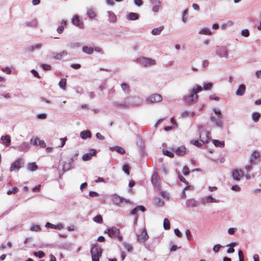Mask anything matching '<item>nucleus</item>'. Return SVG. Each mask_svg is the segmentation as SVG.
Returning a JSON list of instances; mask_svg holds the SVG:
<instances>
[{
    "label": "nucleus",
    "instance_id": "nucleus-33",
    "mask_svg": "<svg viewBox=\"0 0 261 261\" xmlns=\"http://www.w3.org/2000/svg\"><path fill=\"white\" fill-rule=\"evenodd\" d=\"M186 152V148L184 146H180L175 150V153L178 155H183Z\"/></svg>",
    "mask_w": 261,
    "mask_h": 261
},
{
    "label": "nucleus",
    "instance_id": "nucleus-55",
    "mask_svg": "<svg viewBox=\"0 0 261 261\" xmlns=\"http://www.w3.org/2000/svg\"><path fill=\"white\" fill-rule=\"evenodd\" d=\"M189 172H190V170H189V168L187 166H185L182 169V173L185 175H187L189 174Z\"/></svg>",
    "mask_w": 261,
    "mask_h": 261
},
{
    "label": "nucleus",
    "instance_id": "nucleus-34",
    "mask_svg": "<svg viewBox=\"0 0 261 261\" xmlns=\"http://www.w3.org/2000/svg\"><path fill=\"white\" fill-rule=\"evenodd\" d=\"M212 141L214 145L217 147L223 148L224 146V142L220 141L218 140H212Z\"/></svg>",
    "mask_w": 261,
    "mask_h": 261
},
{
    "label": "nucleus",
    "instance_id": "nucleus-17",
    "mask_svg": "<svg viewBox=\"0 0 261 261\" xmlns=\"http://www.w3.org/2000/svg\"><path fill=\"white\" fill-rule=\"evenodd\" d=\"M71 22L72 24L81 29H83L84 28L83 23L80 21L79 17L77 15H75L73 17Z\"/></svg>",
    "mask_w": 261,
    "mask_h": 261
},
{
    "label": "nucleus",
    "instance_id": "nucleus-32",
    "mask_svg": "<svg viewBox=\"0 0 261 261\" xmlns=\"http://www.w3.org/2000/svg\"><path fill=\"white\" fill-rule=\"evenodd\" d=\"M119 229L114 227L111 228L110 233H109V236L110 237H114L115 236L119 234Z\"/></svg>",
    "mask_w": 261,
    "mask_h": 261
},
{
    "label": "nucleus",
    "instance_id": "nucleus-10",
    "mask_svg": "<svg viewBox=\"0 0 261 261\" xmlns=\"http://www.w3.org/2000/svg\"><path fill=\"white\" fill-rule=\"evenodd\" d=\"M137 239L141 242H145L148 239V236L146 229L144 228L142 231L137 234Z\"/></svg>",
    "mask_w": 261,
    "mask_h": 261
},
{
    "label": "nucleus",
    "instance_id": "nucleus-43",
    "mask_svg": "<svg viewBox=\"0 0 261 261\" xmlns=\"http://www.w3.org/2000/svg\"><path fill=\"white\" fill-rule=\"evenodd\" d=\"M93 221L98 223H101L102 222V218L101 215H98L93 218Z\"/></svg>",
    "mask_w": 261,
    "mask_h": 261
},
{
    "label": "nucleus",
    "instance_id": "nucleus-58",
    "mask_svg": "<svg viewBox=\"0 0 261 261\" xmlns=\"http://www.w3.org/2000/svg\"><path fill=\"white\" fill-rule=\"evenodd\" d=\"M155 204L158 206H161L164 205V202L160 198H158L155 199Z\"/></svg>",
    "mask_w": 261,
    "mask_h": 261
},
{
    "label": "nucleus",
    "instance_id": "nucleus-2",
    "mask_svg": "<svg viewBox=\"0 0 261 261\" xmlns=\"http://www.w3.org/2000/svg\"><path fill=\"white\" fill-rule=\"evenodd\" d=\"M202 90L200 86L196 85L193 87L190 90L189 94L186 95L182 97V100L187 106L193 105L198 98L197 93Z\"/></svg>",
    "mask_w": 261,
    "mask_h": 261
},
{
    "label": "nucleus",
    "instance_id": "nucleus-5",
    "mask_svg": "<svg viewBox=\"0 0 261 261\" xmlns=\"http://www.w3.org/2000/svg\"><path fill=\"white\" fill-rule=\"evenodd\" d=\"M137 62L138 64L144 67L151 66L156 64V62L154 60L144 57L138 58L137 59Z\"/></svg>",
    "mask_w": 261,
    "mask_h": 261
},
{
    "label": "nucleus",
    "instance_id": "nucleus-62",
    "mask_svg": "<svg viewBox=\"0 0 261 261\" xmlns=\"http://www.w3.org/2000/svg\"><path fill=\"white\" fill-rule=\"evenodd\" d=\"M67 139L66 137L63 138H60V141L61 142V145H60L59 147H63L65 145L66 141H67Z\"/></svg>",
    "mask_w": 261,
    "mask_h": 261
},
{
    "label": "nucleus",
    "instance_id": "nucleus-64",
    "mask_svg": "<svg viewBox=\"0 0 261 261\" xmlns=\"http://www.w3.org/2000/svg\"><path fill=\"white\" fill-rule=\"evenodd\" d=\"M31 72L34 75V76L35 77H37L38 79L40 78V76L39 73H38V72L36 70L32 69Z\"/></svg>",
    "mask_w": 261,
    "mask_h": 261
},
{
    "label": "nucleus",
    "instance_id": "nucleus-11",
    "mask_svg": "<svg viewBox=\"0 0 261 261\" xmlns=\"http://www.w3.org/2000/svg\"><path fill=\"white\" fill-rule=\"evenodd\" d=\"M231 175L234 180L238 181L244 176V173L241 170L234 169L232 171Z\"/></svg>",
    "mask_w": 261,
    "mask_h": 261
},
{
    "label": "nucleus",
    "instance_id": "nucleus-1",
    "mask_svg": "<svg viewBox=\"0 0 261 261\" xmlns=\"http://www.w3.org/2000/svg\"><path fill=\"white\" fill-rule=\"evenodd\" d=\"M142 103V98L139 96H128L123 102L115 101L113 105L116 107L128 108L130 107H137Z\"/></svg>",
    "mask_w": 261,
    "mask_h": 261
},
{
    "label": "nucleus",
    "instance_id": "nucleus-56",
    "mask_svg": "<svg viewBox=\"0 0 261 261\" xmlns=\"http://www.w3.org/2000/svg\"><path fill=\"white\" fill-rule=\"evenodd\" d=\"M2 70L4 72L7 73L8 74H10L12 72L11 69L8 67L2 68Z\"/></svg>",
    "mask_w": 261,
    "mask_h": 261
},
{
    "label": "nucleus",
    "instance_id": "nucleus-30",
    "mask_svg": "<svg viewBox=\"0 0 261 261\" xmlns=\"http://www.w3.org/2000/svg\"><path fill=\"white\" fill-rule=\"evenodd\" d=\"M82 51L86 54L92 55L94 52V48L92 47L84 46L82 47Z\"/></svg>",
    "mask_w": 261,
    "mask_h": 261
},
{
    "label": "nucleus",
    "instance_id": "nucleus-46",
    "mask_svg": "<svg viewBox=\"0 0 261 261\" xmlns=\"http://www.w3.org/2000/svg\"><path fill=\"white\" fill-rule=\"evenodd\" d=\"M34 255L38 257L39 258H43L45 256V253L42 251H39L38 252H34Z\"/></svg>",
    "mask_w": 261,
    "mask_h": 261
},
{
    "label": "nucleus",
    "instance_id": "nucleus-38",
    "mask_svg": "<svg viewBox=\"0 0 261 261\" xmlns=\"http://www.w3.org/2000/svg\"><path fill=\"white\" fill-rule=\"evenodd\" d=\"M260 117V114L258 112H254L252 114V119L254 122H257Z\"/></svg>",
    "mask_w": 261,
    "mask_h": 261
},
{
    "label": "nucleus",
    "instance_id": "nucleus-41",
    "mask_svg": "<svg viewBox=\"0 0 261 261\" xmlns=\"http://www.w3.org/2000/svg\"><path fill=\"white\" fill-rule=\"evenodd\" d=\"M163 227L166 230L169 229L170 228V222L167 218H165L164 220Z\"/></svg>",
    "mask_w": 261,
    "mask_h": 261
},
{
    "label": "nucleus",
    "instance_id": "nucleus-53",
    "mask_svg": "<svg viewBox=\"0 0 261 261\" xmlns=\"http://www.w3.org/2000/svg\"><path fill=\"white\" fill-rule=\"evenodd\" d=\"M40 227L38 225H33L31 226L30 230L34 231H38L40 230Z\"/></svg>",
    "mask_w": 261,
    "mask_h": 261
},
{
    "label": "nucleus",
    "instance_id": "nucleus-35",
    "mask_svg": "<svg viewBox=\"0 0 261 261\" xmlns=\"http://www.w3.org/2000/svg\"><path fill=\"white\" fill-rule=\"evenodd\" d=\"M163 29L164 26H161L159 28H154L152 30L151 33L153 35H160L162 31L163 30Z\"/></svg>",
    "mask_w": 261,
    "mask_h": 261
},
{
    "label": "nucleus",
    "instance_id": "nucleus-31",
    "mask_svg": "<svg viewBox=\"0 0 261 261\" xmlns=\"http://www.w3.org/2000/svg\"><path fill=\"white\" fill-rule=\"evenodd\" d=\"M27 169L30 171H35L38 169V166L35 162L29 163L27 165Z\"/></svg>",
    "mask_w": 261,
    "mask_h": 261
},
{
    "label": "nucleus",
    "instance_id": "nucleus-23",
    "mask_svg": "<svg viewBox=\"0 0 261 261\" xmlns=\"http://www.w3.org/2000/svg\"><path fill=\"white\" fill-rule=\"evenodd\" d=\"M246 91V86L244 84H241L239 86L238 89L236 92V94L238 96H242L244 94Z\"/></svg>",
    "mask_w": 261,
    "mask_h": 261
},
{
    "label": "nucleus",
    "instance_id": "nucleus-28",
    "mask_svg": "<svg viewBox=\"0 0 261 261\" xmlns=\"http://www.w3.org/2000/svg\"><path fill=\"white\" fill-rule=\"evenodd\" d=\"M38 24L37 20L36 19H33L29 21L25 22L23 25L26 27H36Z\"/></svg>",
    "mask_w": 261,
    "mask_h": 261
},
{
    "label": "nucleus",
    "instance_id": "nucleus-52",
    "mask_svg": "<svg viewBox=\"0 0 261 261\" xmlns=\"http://www.w3.org/2000/svg\"><path fill=\"white\" fill-rule=\"evenodd\" d=\"M241 35L244 37H248L250 35V33L248 30L244 29L241 31Z\"/></svg>",
    "mask_w": 261,
    "mask_h": 261
},
{
    "label": "nucleus",
    "instance_id": "nucleus-42",
    "mask_svg": "<svg viewBox=\"0 0 261 261\" xmlns=\"http://www.w3.org/2000/svg\"><path fill=\"white\" fill-rule=\"evenodd\" d=\"M69 46L71 48L75 49L80 46V43L77 42H72L69 44Z\"/></svg>",
    "mask_w": 261,
    "mask_h": 261
},
{
    "label": "nucleus",
    "instance_id": "nucleus-49",
    "mask_svg": "<svg viewBox=\"0 0 261 261\" xmlns=\"http://www.w3.org/2000/svg\"><path fill=\"white\" fill-rule=\"evenodd\" d=\"M193 188V187H191V186H186V187H185L182 190V194H181L182 198H184L186 197V193H185L186 190H187L188 189L192 190Z\"/></svg>",
    "mask_w": 261,
    "mask_h": 261
},
{
    "label": "nucleus",
    "instance_id": "nucleus-45",
    "mask_svg": "<svg viewBox=\"0 0 261 261\" xmlns=\"http://www.w3.org/2000/svg\"><path fill=\"white\" fill-rule=\"evenodd\" d=\"M39 138L38 137H32L30 140L31 144L36 146L38 144Z\"/></svg>",
    "mask_w": 261,
    "mask_h": 261
},
{
    "label": "nucleus",
    "instance_id": "nucleus-50",
    "mask_svg": "<svg viewBox=\"0 0 261 261\" xmlns=\"http://www.w3.org/2000/svg\"><path fill=\"white\" fill-rule=\"evenodd\" d=\"M222 247L220 244H217L213 247V250L215 253H218Z\"/></svg>",
    "mask_w": 261,
    "mask_h": 261
},
{
    "label": "nucleus",
    "instance_id": "nucleus-48",
    "mask_svg": "<svg viewBox=\"0 0 261 261\" xmlns=\"http://www.w3.org/2000/svg\"><path fill=\"white\" fill-rule=\"evenodd\" d=\"M123 245L127 251L131 252L133 250V247L131 245L124 242Z\"/></svg>",
    "mask_w": 261,
    "mask_h": 261
},
{
    "label": "nucleus",
    "instance_id": "nucleus-47",
    "mask_svg": "<svg viewBox=\"0 0 261 261\" xmlns=\"http://www.w3.org/2000/svg\"><path fill=\"white\" fill-rule=\"evenodd\" d=\"M188 9H186L182 12V21L184 23H185L187 20L188 18L186 16V15L188 14Z\"/></svg>",
    "mask_w": 261,
    "mask_h": 261
},
{
    "label": "nucleus",
    "instance_id": "nucleus-22",
    "mask_svg": "<svg viewBox=\"0 0 261 261\" xmlns=\"http://www.w3.org/2000/svg\"><path fill=\"white\" fill-rule=\"evenodd\" d=\"M67 55V52L65 50H63L61 53H53V57L55 60H61L62 58L66 57Z\"/></svg>",
    "mask_w": 261,
    "mask_h": 261
},
{
    "label": "nucleus",
    "instance_id": "nucleus-8",
    "mask_svg": "<svg viewBox=\"0 0 261 261\" xmlns=\"http://www.w3.org/2000/svg\"><path fill=\"white\" fill-rule=\"evenodd\" d=\"M200 141L202 143H207L211 140V133L207 131H201L199 134Z\"/></svg>",
    "mask_w": 261,
    "mask_h": 261
},
{
    "label": "nucleus",
    "instance_id": "nucleus-57",
    "mask_svg": "<svg viewBox=\"0 0 261 261\" xmlns=\"http://www.w3.org/2000/svg\"><path fill=\"white\" fill-rule=\"evenodd\" d=\"M122 169H123V171L125 173H126L127 175H128L129 174V167L128 165H123V167H122Z\"/></svg>",
    "mask_w": 261,
    "mask_h": 261
},
{
    "label": "nucleus",
    "instance_id": "nucleus-7",
    "mask_svg": "<svg viewBox=\"0 0 261 261\" xmlns=\"http://www.w3.org/2000/svg\"><path fill=\"white\" fill-rule=\"evenodd\" d=\"M162 100L163 97L161 95L158 93H154L149 96L146 100L148 103H154L161 102Z\"/></svg>",
    "mask_w": 261,
    "mask_h": 261
},
{
    "label": "nucleus",
    "instance_id": "nucleus-36",
    "mask_svg": "<svg viewBox=\"0 0 261 261\" xmlns=\"http://www.w3.org/2000/svg\"><path fill=\"white\" fill-rule=\"evenodd\" d=\"M121 87L123 91L125 94H128L130 92L129 86L125 83H122L121 84Z\"/></svg>",
    "mask_w": 261,
    "mask_h": 261
},
{
    "label": "nucleus",
    "instance_id": "nucleus-63",
    "mask_svg": "<svg viewBox=\"0 0 261 261\" xmlns=\"http://www.w3.org/2000/svg\"><path fill=\"white\" fill-rule=\"evenodd\" d=\"M231 189L232 191H236V192H239L241 190L240 187L238 185H234L232 186L231 188Z\"/></svg>",
    "mask_w": 261,
    "mask_h": 261
},
{
    "label": "nucleus",
    "instance_id": "nucleus-61",
    "mask_svg": "<svg viewBox=\"0 0 261 261\" xmlns=\"http://www.w3.org/2000/svg\"><path fill=\"white\" fill-rule=\"evenodd\" d=\"M150 3L152 6L156 5L158 4H161L160 0H149Z\"/></svg>",
    "mask_w": 261,
    "mask_h": 261
},
{
    "label": "nucleus",
    "instance_id": "nucleus-60",
    "mask_svg": "<svg viewBox=\"0 0 261 261\" xmlns=\"http://www.w3.org/2000/svg\"><path fill=\"white\" fill-rule=\"evenodd\" d=\"M42 68L45 70H49L51 69V66L49 65L43 64L41 65Z\"/></svg>",
    "mask_w": 261,
    "mask_h": 261
},
{
    "label": "nucleus",
    "instance_id": "nucleus-19",
    "mask_svg": "<svg viewBox=\"0 0 261 261\" xmlns=\"http://www.w3.org/2000/svg\"><path fill=\"white\" fill-rule=\"evenodd\" d=\"M198 204V201L194 199H188L186 202V207L188 208L196 207Z\"/></svg>",
    "mask_w": 261,
    "mask_h": 261
},
{
    "label": "nucleus",
    "instance_id": "nucleus-27",
    "mask_svg": "<svg viewBox=\"0 0 261 261\" xmlns=\"http://www.w3.org/2000/svg\"><path fill=\"white\" fill-rule=\"evenodd\" d=\"M108 20L110 23H115L116 21V16L111 12L108 11Z\"/></svg>",
    "mask_w": 261,
    "mask_h": 261
},
{
    "label": "nucleus",
    "instance_id": "nucleus-3",
    "mask_svg": "<svg viewBox=\"0 0 261 261\" xmlns=\"http://www.w3.org/2000/svg\"><path fill=\"white\" fill-rule=\"evenodd\" d=\"M214 114L211 115L210 120L215 126L218 128H222L224 125L223 115L221 111L217 108L213 109Z\"/></svg>",
    "mask_w": 261,
    "mask_h": 261
},
{
    "label": "nucleus",
    "instance_id": "nucleus-54",
    "mask_svg": "<svg viewBox=\"0 0 261 261\" xmlns=\"http://www.w3.org/2000/svg\"><path fill=\"white\" fill-rule=\"evenodd\" d=\"M161 4H158L156 5L153 6L152 10L153 12H158L159 9L161 8Z\"/></svg>",
    "mask_w": 261,
    "mask_h": 261
},
{
    "label": "nucleus",
    "instance_id": "nucleus-29",
    "mask_svg": "<svg viewBox=\"0 0 261 261\" xmlns=\"http://www.w3.org/2000/svg\"><path fill=\"white\" fill-rule=\"evenodd\" d=\"M80 137L83 139H86L87 138H90L91 137V134L90 131L88 130H84L81 132Z\"/></svg>",
    "mask_w": 261,
    "mask_h": 261
},
{
    "label": "nucleus",
    "instance_id": "nucleus-14",
    "mask_svg": "<svg viewBox=\"0 0 261 261\" xmlns=\"http://www.w3.org/2000/svg\"><path fill=\"white\" fill-rule=\"evenodd\" d=\"M151 182L154 187L159 188L160 186V177L156 172H154L151 178Z\"/></svg>",
    "mask_w": 261,
    "mask_h": 261
},
{
    "label": "nucleus",
    "instance_id": "nucleus-24",
    "mask_svg": "<svg viewBox=\"0 0 261 261\" xmlns=\"http://www.w3.org/2000/svg\"><path fill=\"white\" fill-rule=\"evenodd\" d=\"M126 19L129 20H136L139 19V15L134 12H130L126 15Z\"/></svg>",
    "mask_w": 261,
    "mask_h": 261
},
{
    "label": "nucleus",
    "instance_id": "nucleus-21",
    "mask_svg": "<svg viewBox=\"0 0 261 261\" xmlns=\"http://www.w3.org/2000/svg\"><path fill=\"white\" fill-rule=\"evenodd\" d=\"M17 148L20 151L27 152L30 149L29 144L28 142H23Z\"/></svg>",
    "mask_w": 261,
    "mask_h": 261
},
{
    "label": "nucleus",
    "instance_id": "nucleus-59",
    "mask_svg": "<svg viewBox=\"0 0 261 261\" xmlns=\"http://www.w3.org/2000/svg\"><path fill=\"white\" fill-rule=\"evenodd\" d=\"M238 255L239 257L240 261H244V254L242 250H240L238 252Z\"/></svg>",
    "mask_w": 261,
    "mask_h": 261
},
{
    "label": "nucleus",
    "instance_id": "nucleus-51",
    "mask_svg": "<svg viewBox=\"0 0 261 261\" xmlns=\"http://www.w3.org/2000/svg\"><path fill=\"white\" fill-rule=\"evenodd\" d=\"M18 188L16 187L12 188V190H8L7 192L8 195H11L12 194H15L18 192Z\"/></svg>",
    "mask_w": 261,
    "mask_h": 261
},
{
    "label": "nucleus",
    "instance_id": "nucleus-25",
    "mask_svg": "<svg viewBox=\"0 0 261 261\" xmlns=\"http://www.w3.org/2000/svg\"><path fill=\"white\" fill-rule=\"evenodd\" d=\"M110 150L112 151H116L121 154H123L125 152V150L122 147L118 146L111 147Z\"/></svg>",
    "mask_w": 261,
    "mask_h": 261
},
{
    "label": "nucleus",
    "instance_id": "nucleus-39",
    "mask_svg": "<svg viewBox=\"0 0 261 261\" xmlns=\"http://www.w3.org/2000/svg\"><path fill=\"white\" fill-rule=\"evenodd\" d=\"M66 79H61L59 83V87L63 90H66Z\"/></svg>",
    "mask_w": 261,
    "mask_h": 261
},
{
    "label": "nucleus",
    "instance_id": "nucleus-18",
    "mask_svg": "<svg viewBox=\"0 0 261 261\" xmlns=\"http://www.w3.org/2000/svg\"><path fill=\"white\" fill-rule=\"evenodd\" d=\"M96 153V151L94 149H91L90 153H86L84 154L82 156V160L84 161H88L92 159V156L94 155Z\"/></svg>",
    "mask_w": 261,
    "mask_h": 261
},
{
    "label": "nucleus",
    "instance_id": "nucleus-26",
    "mask_svg": "<svg viewBox=\"0 0 261 261\" xmlns=\"http://www.w3.org/2000/svg\"><path fill=\"white\" fill-rule=\"evenodd\" d=\"M42 44H37L31 45L27 48V50L29 52H33L35 50H39L42 48Z\"/></svg>",
    "mask_w": 261,
    "mask_h": 261
},
{
    "label": "nucleus",
    "instance_id": "nucleus-40",
    "mask_svg": "<svg viewBox=\"0 0 261 261\" xmlns=\"http://www.w3.org/2000/svg\"><path fill=\"white\" fill-rule=\"evenodd\" d=\"M87 16L91 19H93L96 16V13L95 11L92 9H89L87 10Z\"/></svg>",
    "mask_w": 261,
    "mask_h": 261
},
{
    "label": "nucleus",
    "instance_id": "nucleus-20",
    "mask_svg": "<svg viewBox=\"0 0 261 261\" xmlns=\"http://www.w3.org/2000/svg\"><path fill=\"white\" fill-rule=\"evenodd\" d=\"M1 140L2 141V144L6 147H8L10 146L11 140L10 137L9 135H6L1 136Z\"/></svg>",
    "mask_w": 261,
    "mask_h": 261
},
{
    "label": "nucleus",
    "instance_id": "nucleus-37",
    "mask_svg": "<svg viewBox=\"0 0 261 261\" xmlns=\"http://www.w3.org/2000/svg\"><path fill=\"white\" fill-rule=\"evenodd\" d=\"M199 34L200 35H211L212 32L210 29L205 28L201 29L199 32Z\"/></svg>",
    "mask_w": 261,
    "mask_h": 261
},
{
    "label": "nucleus",
    "instance_id": "nucleus-4",
    "mask_svg": "<svg viewBox=\"0 0 261 261\" xmlns=\"http://www.w3.org/2000/svg\"><path fill=\"white\" fill-rule=\"evenodd\" d=\"M90 253L92 256V261H99V258L102 254V249L97 245H94L91 247Z\"/></svg>",
    "mask_w": 261,
    "mask_h": 261
},
{
    "label": "nucleus",
    "instance_id": "nucleus-6",
    "mask_svg": "<svg viewBox=\"0 0 261 261\" xmlns=\"http://www.w3.org/2000/svg\"><path fill=\"white\" fill-rule=\"evenodd\" d=\"M216 55L221 58H228V52L227 47L225 46H217L215 48Z\"/></svg>",
    "mask_w": 261,
    "mask_h": 261
},
{
    "label": "nucleus",
    "instance_id": "nucleus-13",
    "mask_svg": "<svg viewBox=\"0 0 261 261\" xmlns=\"http://www.w3.org/2000/svg\"><path fill=\"white\" fill-rule=\"evenodd\" d=\"M21 159H18L14 162L10 166V171H18V170L21 168Z\"/></svg>",
    "mask_w": 261,
    "mask_h": 261
},
{
    "label": "nucleus",
    "instance_id": "nucleus-15",
    "mask_svg": "<svg viewBox=\"0 0 261 261\" xmlns=\"http://www.w3.org/2000/svg\"><path fill=\"white\" fill-rule=\"evenodd\" d=\"M201 203H219L220 200L213 198L211 195H207L201 199Z\"/></svg>",
    "mask_w": 261,
    "mask_h": 261
},
{
    "label": "nucleus",
    "instance_id": "nucleus-12",
    "mask_svg": "<svg viewBox=\"0 0 261 261\" xmlns=\"http://www.w3.org/2000/svg\"><path fill=\"white\" fill-rule=\"evenodd\" d=\"M146 209L145 208L142 206V205H139V206H137V207H136L135 208H134L131 212H130V215H135V220H134V224H136L137 222V221H138V216L137 215V212L138 211H142V212H144L145 211Z\"/></svg>",
    "mask_w": 261,
    "mask_h": 261
},
{
    "label": "nucleus",
    "instance_id": "nucleus-9",
    "mask_svg": "<svg viewBox=\"0 0 261 261\" xmlns=\"http://www.w3.org/2000/svg\"><path fill=\"white\" fill-rule=\"evenodd\" d=\"M111 199L113 203L117 205H119L120 204L123 202H125L126 203H130L128 199L122 198L116 194L112 195Z\"/></svg>",
    "mask_w": 261,
    "mask_h": 261
},
{
    "label": "nucleus",
    "instance_id": "nucleus-16",
    "mask_svg": "<svg viewBox=\"0 0 261 261\" xmlns=\"http://www.w3.org/2000/svg\"><path fill=\"white\" fill-rule=\"evenodd\" d=\"M259 156V152L257 151H254L249 159V163L251 165H255L256 164L255 160L258 159Z\"/></svg>",
    "mask_w": 261,
    "mask_h": 261
},
{
    "label": "nucleus",
    "instance_id": "nucleus-44",
    "mask_svg": "<svg viewBox=\"0 0 261 261\" xmlns=\"http://www.w3.org/2000/svg\"><path fill=\"white\" fill-rule=\"evenodd\" d=\"M213 87V84L212 83H206L203 84V89L204 90H209L212 89Z\"/></svg>",
    "mask_w": 261,
    "mask_h": 261
}]
</instances>
